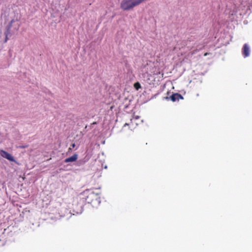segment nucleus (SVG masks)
<instances>
[{"label": "nucleus", "instance_id": "obj_1", "mask_svg": "<svg viewBox=\"0 0 252 252\" xmlns=\"http://www.w3.org/2000/svg\"><path fill=\"white\" fill-rule=\"evenodd\" d=\"M20 27V24L17 19L11 20L6 27V31L4 33L5 35V42H7L9 38L12 35L15 34L18 32Z\"/></svg>", "mask_w": 252, "mask_h": 252}, {"label": "nucleus", "instance_id": "obj_2", "mask_svg": "<svg viewBox=\"0 0 252 252\" xmlns=\"http://www.w3.org/2000/svg\"><path fill=\"white\" fill-rule=\"evenodd\" d=\"M86 201L88 203L92 204L99 201V195L100 192H95L91 189H87L84 191Z\"/></svg>", "mask_w": 252, "mask_h": 252}, {"label": "nucleus", "instance_id": "obj_3", "mask_svg": "<svg viewBox=\"0 0 252 252\" xmlns=\"http://www.w3.org/2000/svg\"><path fill=\"white\" fill-rule=\"evenodd\" d=\"M0 155L2 157L6 158L10 161L16 162L14 158L11 154L3 150L0 151Z\"/></svg>", "mask_w": 252, "mask_h": 252}, {"label": "nucleus", "instance_id": "obj_4", "mask_svg": "<svg viewBox=\"0 0 252 252\" xmlns=\"http://www.w3.org/2000/svg\"><path fill=\"white\" fill-rule=\"evenodd\" d=\"M165 98L166 100H169V99L170 98L173 102H175L176 100H179V99H183V97L178 93H175L172 94L170 97L166 96Z\"/></svg>", "mask_w": 252, "mask_h": 252}, {"label": "nucleus", "instance_id": "obj_5", "mask_svg": "<svg viewBox=\"0 0 252 252\" xmlns=\"http://www.w3.org/2000/svg\"><path fill=\"white\" fill-rule=\"evenodd\" d=\"M250 53V49L248 45L246 43L244 45L242 49V54L245 58L249 56Z\"/></svg>", "mask_w": 252, "mask_h": 252}, {"label": "nucleus", "instance_id": "obj_6", "mask_svg": "<svg viewBox=\"0 0 252 252\" xmlns=\"http://www.w3.org/2000/svg\"><path fill=\"white\" fill-rule=\"evenodd\" d=\"M78 158V155L76 154H74L72 156L66 158L64 160L65 163L75 161Z\"/></svg>", "mask_w": 252, "mask_h": 252}, {"label": "nucleus", "instance_id": "obj_7", "mask_svg": "<svg viewBox=\"0 0 252 252\" xmlns=\"http://www.w3.org/2000/svg\"><path fill=\"white\" fill-rule=\"evenodd\" d=\"M134 87L136 90L141 88V85L139 82H136L134 84Z\"/></svg>", "mask_w": 252, "mask_h": 252}, {"label": "nucleus", "instance_id": "obj_8", "mask_svg": "<svg viewBox=\"0 0 252 252\" xmlns=\"http://www.w3.org/2000/svg\"><path fill=\"white\" fill-rule=\"evenodd\" d=\"M76 145L75 143H72L71 145H70V147L68 149V152L72 150V149L73 148H74L75 147Z\"/></svg>", "mask_w": 252, "mask_h": 252}, {"label": "nucleus", "instance_id": "obj_9", "mask_svg": "<svg viewBox=\"0 0 252 252\" xmlns=\"http://www.w3.org/2000/svg\"><path fill=\"white\" fill-rule=\"evenodd\" d=\"M209 54H210V53H205L204 54V56H207L208 55H209Z\"/></svg>", "mask_w": 252, "mask_h": 252}, {"label": "nucleus", "instance_id": "obj_10", "mask_svg": "<svg viewBox=\"0 0 252 252\" xmlns=\"http://www.w3.org/2000/svg\"><path fill=\"white\" fill-rule=\"evenodd\" d=\"M129 125V124H127V123H126L125 125H124V126H128Z\"/></svg>", "mask_w": 252, "mask_h": 252}, {"label": "nucleus", "instance_id": "obj_11", "mask_svg": "<svg viewBox=\"0 0 252 252\" xmlns=\"http://www.w3.org/2000/svg\"><path fill=\"white\" fill-rule=\"evenodd\" d=\"M92 124V125H95V124H96V122H93Z\"/></svg>", "mask_w": 252, "mask_h": 252}, {"label": "nucleus", "instance_id": "obj_12", "mask_svg": "<svg viewBox=\"0 0 252 252\" xmlns=\"http://www.w3.org/2000/svg\"><path fill=\"white\" fill-rule=\"evenodd\" d=\"M26 147H27V146H23V147H22V148H26Z\"/></svg>", "mask_w": 252, "mask_h": 252}, {"label": "nucleus", "instance_id": "obj_13", "mask_svg": "<svg viewBox=\"0 0 252 252\" xmlns=\"http://www.w3.org/2000/svg\"><path fill=\"white\" fill-rule=\"evenodd\" d=\"M132 121H133V120L131 119V123H133V122H132Z\"/></svg>", "mask_w": 252, "mask_h": 252}]
</instances>
